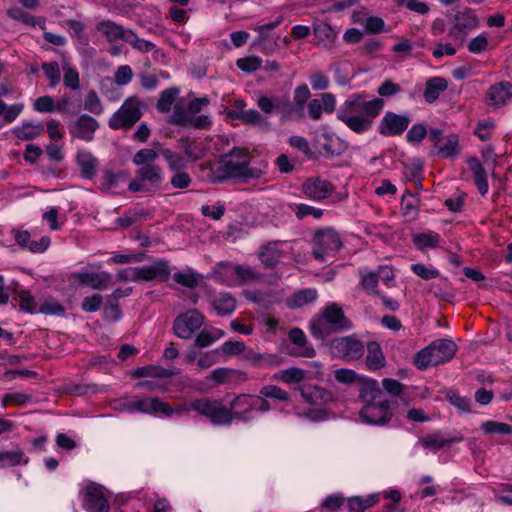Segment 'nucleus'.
I'll list each match as a JSON object with an SVG mask.
<instances>
[{
    "instance_id": "53",
    "label": "nucleus",
    "mask_w": 512,
    "mask_h": 512,
    "mask_svg": "<svg viewBox=\"0 0 512 512\" xmlns=\"http://www.w3.org/2000/svg\"><path fill=\"white\" fill-rule=\"evenodd\" d=\"M84 109L94 115H101L104 111L103 104L95 90H90L84 101Z\"/></svg>"
},
{
    "instance_id": "15",
    "label": "nucleus",
    "mask_w": 512,
    "mask_h": 512,
    "mask_svg": "<svg viewBox=\"0 0 512 512\" xmlns=\"http://www.w3.org/2000/svg\"><path fill=\"white\" fill-rule=\"evenodd\" d=\"M334 191V184L319 176L309 177L301 184L302 194L316 202L330 198Z\"/></svg>"
},
{
    "instance_id": "45",
    "label": "nucleus",
    "mask_w": 512,
    "mask_h": 512,
    "mask_svg": "<svg viewBox=\"0 0 512 512\" xmlns=\"http://www.w3.org/2000/svg\"><path fill=\"white\" fill-rule=\"evenodd\" d=\"M459 138L456 134H450L444 145H440L437 149V154L442 158H453L459 154Z\"/></svg>"
},
{
    "instance_id": "9",
    "label": "nucleus",
    "mask_w": 512,
    "mask_h": 512,
    "mask_svg": "<svg viewBox=\"0 0 512 512\" xmlns=\"http://www.w3.org/2000/svg\"><path fill=\"white\" fill-rule=\"evenodd\" d=\"M329 350L334 358L353 362L363 357L365 345L356 335H348L333 338L329 342Z\"/></svg>"
},
{
    "instance_id": "56",
    "label": "nucleus",
    "mask_w": 512,
    "mask_h": 512,
    "mask_svg": "<svg viewBox=\"0 0 512 512\" xmlns=\"http://www.w3.org/2000/svg\"><path fill=\"white\" fill-rule=\"evenodd\" d=\"M285 362V357L278 353H260L258 369L275 368Z\"/></svg>"
},
{
    "instance_id": "37",
    "label": "nucleus",
    "mask_w": 512,
    "mask_h": 512,
    "mask_svg": "<svg viewBox=\"0 0 512 512\" xmlns=\"http://www.w3.org/2000/svg\"><path fill=\"white\" fill-rule=\"evenodd\" d=\"M159 153L165 159L172 172L185 170L187 161L184 156L168 148H159Z\"/></svg>"
},
{
    "instance_id": "47",
    "label": "nucleus",
    "mask_w": 512,
    "mask_h": 512,
    "mask_svg": "<svg viewBox=\"0 0 512 512\" xmlns=\"http://www.w3.org/2000/svg\"><path fill=\"white\" fill-rule=\"evenodd\" d=\"M288 336L293 344L297 345L298 347H304V351L301 353L302 356L309 358L315 356L316 353L313 347H305L307 344V339L304 332L301 329L292 328L289 331Z\"/></svg>"
},
{
    "instance_id": "31",
    "label": "nucleus",
    "mask_w": 512,
    "mask_h": 512,
    "mask_svg": "<svg viewBox=\"0 0 512 512\" xmlns=\"http://www.w3.org/2000/svg\"><path fill=\"white\" fill-rule=\"evenodd\" d=\"M280 242L274 241L261 247L259 258L266 268H274L282 257V251L279 249Z\"/></svg>"
},
{
    "instance_id": "62",
    "label": "nucleus",
    "mask_w": 512,
    "mask_h": 512,
    "mask_svg": "<svg viewBox=\"0 0 512 512\" xmlns=\"http://www.w3.org/2000/svg\"><path fill=\"white\" fill-rule=\"evenodd\" d=\"M24 453L21 450L0 452V469L21 463Z\"/></svg>"
},
{
    "instance_id": "49",
    "label": "nucleus",
    "mask_w": 512,
    "mask_h": 512,
    "mask_svg": "<svg viewBox=\"0 0 512 512\" xmlns=\"http://www.w3.org/2000/svg\"><path fill=\"white\" fill-rule=\"evenodd\" d=\"M325 139L326 142L322 145V149L326 157L333 158L345 152L347 147L339 138L325 136Z\"/></svg>"
},
{
    "instance_id": "24",
    "label": "nucleus",
    "mask_w": 512,
    "mask_h": 512,
    "mask_svg": "<svg viewBox=\"0 0 512 512\" xmlns=\"http://www.w3.org/2000/svg\"><path fill=\"white\" fill-rule=\"evenodd\" d=\"M301 396L307 403L313 405H322L333 400V394L330 391L321 386L312 384L302 386Z\"/></svg>"
},
{
    "instance_id": "7",
    "label": "nucleus",
    "mask_w": 512,
    "mask_h": 512,
    "mask_svg": "<svg viewBox=\"0 0 512 512\" xmlns=\"http://www.w3.org/2000/svg\"><path fill=\"white\" fill-rule=\"evenodd\" d=\"M312 243V254L319 262L326 261L328 256H335L342 247L340 235L331 227L316 230L312 238Z\"/></svg>"
},
{
    "instance_id": "8",
    "label": "nucleus",
    "mask_w": 512,
    "mask_h": 512,
    "mask_svg": "<svg viewBox=\"0 0 512 512\" xmlns=\"http://www.w3.org/2000/svg\"><path fill=\"white\" fill-rule=\"evenodd\" d=\"M142 102L135 96L127 98L110 117L108 125L113 130H129L142 117Z\"/></svg>"
},
{
    "instance_id": "54",
    "label": "nucleus",
    "mask_w": 512,
    "mask_h": 512,
    "mask_svg": "<svg viewBox=\"0 0 512 512\" xmlns=\"http://www.w3.org/2000/svg\"><path fill=\"white\" fill-rule=\"evenodd\" d=\"M63 71H64V76H63L64 86L67 88H70L72 90L79 89L80 76H79L78 70L68 64H64Z\"/></svg>"
},
{
    "instance_id": "18",
    "label": "nucleus",
    "mask_w": 512,
    "mask_h": 512,
    "mask_svg": "<svg viewBox=\"0 0 512 512\" xmlns=\"http://www.w3.org/2000/svg\"><path fill=\"white\" fill-rule=\"evenodd\" d=\"M83 506L89 512H109L110 505L100 486L91 484L84 491Z\"/></svg>"
},
{
    "instance_id": "30",
    "label": "nucleus",
    "mask_w": 512,
    "mask_h": 512,
    "mask_svg": "<svg viewBox=\"0 0 512 512\" xmlns=\"http://www.w3.org/2000/svg\"><path fill=\"white\" fill-rule=\"evenodd\" d=\"M448 88V81L443 77H431L425 83L423 97L427 103L435 102Z\"/></svg>"
},
{
    "instance_id": "43",
    "label": "nucleus",
    "mask_w": 512,
    "mask_h": 512,
    "mask_svg": "<svg viewBox=\"0 0 512 512\" xmlns=\"http://www.w3.org/2000/svg\"><path fill=\"white\" fill-rule=\"evenodd\" d=\"M128 175L125 172L114 173L105 171L101 177V190L110 191L117 188L121 183L125 182Z\"/></svg>"
},
{
    "instance_id": "21",
    "label": "nucleus",
    "mask_w": 512,
    "mask_h": 512,
    "mask_svg": "<svg viewBox=\"0 0 512 512\" xmlns=\"http://www.w3.org/2000/svg\"><path fill=\"white\" fill-rule=\"evenodd\" d=\"M75 161L80 169V176L86 180H92L96 177L99 165L98 159L88 150H78Z\"/></svg>"
},
{
    "instance_id": "61",
    "label": "nucleus",
    "mask_w": 512,
    "mask_h": 512,
    "mask_svg": "<svg viewBox=\"0 0 512 512\" xmlns=\"http://www.w3.org/2000/svg\"><path fill=\"white\" fill-rule=\"evenodd\" d=\"M41 68L44 71L47 78L50 80L51 87H55L59 84L61 80V73L59 69V64L56 61L44 62L42 63Z\"/></svg>"
},
{
    "instance_id": "48",
    "label": "nucleus",
    "mask_w": 512,
    "mask_h": 512,
    "mask_svg": "<svg viewBox=\"0 0 512 512\" xmlns=\"http://www.w3.org/2000/svg\"><path fill=\"white\" fill-rule=\"evenodd\" d=\"M159 152L151 148H143L137 151L133 158L132 162L134 165L138 167H143L145 165H156L155 161L159 156Z\"/></svg>"
},
{
    "instance_id": "64",
    "label": "nucleus",
    "mask_w": 512,
    "mask_h": 512,
    "mask_svg": "<svg viewBox=\"0 0 512 512\" xmlns=\"http://www.w3.org/2000/svg\"><path fill=\"white\" fill-rule=\"evenodd\" d=\"M495 124L492 120H481L478 121L474 134L481 141H488L492 138L494 132Z\"/></svg>"
},
{
    "instance_id": "40",
    "label": "nucleus",
    "mask_w": 512,
    "mask_h": 512,
    "mask_svg": "<svg viewBox=\"0 0 512 512\" xmlns=\"http://www.w3.org/2000/svg\"><path fill=\"white\" fill-rule=\"evenodd\" d=\"M12 299L14 301L18 302L20 310L22 312H27V313L35 312L37 304L29 290H26V289L16 290L12 294Z\"/></svg>"
},
{
    "instance_id": "51",
    "label": "nucleus",
    "mask_w": 512,
    "mask_h": 512,
    "mask_svg": "<svg viewBox=\"0 0 512 512\" xmlns=\"http://www.w3.org/2000/svg\"><path fill=\"white\" fill-rule=\"evenodd\" d=\"M481 429L485 434L509 435L512 433L511 425L493 420L483 422Z\"/></svg>"
},
{
    "instance_id": "29",
    "label": "nucleus",
    "mask_w": 512,
    "mask_h": 512,
    "mask_svg": "<svg viewBox=\"0 0 512 512\" xmlns=\"http://www.w3.org/2000/svg\"><path fill=\"white\" fill-rule=\"evenodd\" d=\"M430 347L437 359L439 364L450 361L456 354L457 345L448 339H437L430 344Z\"/></svg>"
},
{
    "instance_id": "4",
    "label": "nucleus",
    "mask_w": 512,
    "mask_h": 512,
    "mask_svg": "<svg viewBox=\"0 0 512 512\" xmlns=\"http://www.w3.org/2000/svg\"><path fill=\"white\" fill-rule=\"evenodd\" d=\"M352 321L345 315L343 308L336 302L327 303L309 322L311 335L324 341L330 335L352 329Z\"/></svg>"
},
{
    "instance_id": "1",
    "label": "nucleus",
    "mask_w": 512,
    "mask_h": 512,
    "mask_svg": "<svg viewBox=\"0 0 512 512\" xmlns=\"http://www.w3.org/2000/svg\"><path fill=\"white\" fill-rule=\"evenodd\" d=\"M358 397L363 404L359 416L364 423L384 426L391 421L396 402L386 398L377 380L361 379Z\"/></svg>"
},
{
    "instance_id": "50",
    "label": "nucleus",
    "mask_w": 512,
    "mask_h": 512,
    "mask_svg": "<svg viewBox=\"0 0 512 512\" xmlns=\"http://www.w3.org/2000/svg\"><path fill=\"white\" fill-rule=\"evenodd\" d=\"M173 280L184 287L193 289L199 285V275L192 269H188L185 272H177L173 275Z\"/></svg>"
},
{
    "instance_id": "36",
    "label": "nucleus",
    "mask_w": 512,
    "mask_h": 512,
    "mask_svg": "<svg viewBox=\"0 0 512 512\" xmlns=\"http://www.w3.org/2000/svg\"><path fill=\"white\" fill-rule=\"evenodd\" d=\"M8 15L24 24L30 25L32 27L39 26L42 30H45L46 27V19L42 16L36 17L33 16L21 8H13L8 11Z\"/></svg>"
},
{
    "instance_id": "38",
    "label": "nucleus",
    "mask_w": 512,
    "mask_h": 512,
    "mask_svg": "<svg viewBox=\"0 0 512 512\" xmlns=\"http://www.w3.org/2000/svg\"><path fill=\"white\" fill-rule=\"evenodd\" d=\"M441 237L436 232H424L413 236V243L419 250L427 248H437L440 244Z\"/></svg>"
},
{
    "instance_id": "52",
    "label": "nucleus",
    "mask_w": 512,
    "mask_h": 512,
    "mask_svg": "<svg viewBox=\"0 0 512 512\" xmlns=\"http://www.w3.org/2000/svg\"><path fill=\"white\" fill-rule=\"evenodd\" d=\"M282 22L283 17L278 16L274 21L254 28V30L258 32L257 42L261 48H264V44L268 41V32L278 27Z\"/></svg>"
},
{
    "instance_id": "33",
    "label": "nucleus",
    "mask_w": 512,
    "mask_h": 512,
    "mask_svg": "<svg viewBox=\"0 0 512 512\" xmlns=\"http://www.w3.org/2000/svg\"><path fill=\"white\" fill-rule=\"evenodd\" d=\"M318 298V292L314 288H305L294 292L286 301L291 309L301 308L307 304L315 302Z\"/></svg>"
},
{
    "instance_id": "12",
    "label": "nucleus",
    "mask_w": 512,
    "mask_h": 512,
    "mask_svg": "<svg viewBox=\"0 0 512 512\" xmlns=\"http://www.w3.org/2000/svg\"><path fill=\"white\" fill-rule=\"evenodd\" d=\"M477 26L478 19L476 14L471 9H465L453 16V24L448 36L455 44L462 46L467 34Z\"/></svg>"
},
{
    "instance_id": "14",
    "label": "nucleus",
    "mask_w": 512,
    "mask_h": 512,
    "mask_svg": "<svg viewBox=\"0 0 512 512\" xmlns=\"http://www.w3.org/2000/svg\"><path fill=\"white\" fill-rule=\"evenodd\" d=\"M99 122L89 114H81L68 124V131L72 139L91 142L99 129Z\"/></svg>"
},
{
    "instance_id": "5",
    "label": "nucleus",
    "mask_w": 512,
    "mask_h": 512,
    "mask_svg": "<svg viewBox=\"0 0 512 512\" xmlns=\"http://www.w3.org/2000/svg\"><path fill=\"white\" fill-rule=\"evenodd\" d=\"M196 411L207 417L213 425L231 424L230 410L218 400L208 398L195 399L175 409V413Z\"/></svg>"
},
{
    "instance_id": "27",
    "label": "nucleus",
    "mask_w": 512,
    "mask_h": 512,
    "mask_svg": "<svg viewBox=\"0 0 512 512\" xmlns=\"http://www.w3.org/2000/svg\"><path fill=\"white\" fill-rule=\"evenodd\" d=\"M314 40L317 46H322L326 49H331L337 37L336 31L325 22H320L314 25Z\"/></svg>"
},
{
    "instance_id": "16",
    "label": "nucleus",
    "mask_w": 512,
    "mask_h": 512,
    "mask_svg": "<svg viewBox=\"0 0 512 512\" xmlns=\"http://www.w3.org/2000/svg\"><path fill=\"white\" fill-rule=\"evenodd\" d=\"M68 280L73 284L87 286L95 290H104L112 284V276L106 271L97 273L73 272Z\"/></svg>"
},
{
    "instance_id": "60",
    "label": "nucleus",
    "mask_w": 512,
    "mask_h": 512,
    "mask_svg": "<svg viewBox=\"0 0 512 512\" xmlns=\"http://www.w3.org/2000/svg\"><path fill=\"white\" fill-rule=\"evenodd\" d=\"M378 275L376 272H369L361 275L360 285L362 289L368 294L380 295L378 290Z\"/></svg>"
},
{
    "instance_id": "39",
    "label": "nucleus",
    "mask_w": 512,
    "mask_h": 512,
    "mask_svg": "<svg viewBox=\"0 0 512 512\" xmlns=\"http://www.w3.org/2000/svg\"><path fill=\"white\" fill-rule=\"evenodd\" d=\"M414 364L418 369L425 370L428 367L439 365L437 355L434 354L430 345L416 353Z\"/></svg>"
},
{
    "instance_id": "28",
    "label": "nucleus",
    "mask_w": 512,
    "mask_h": 512,
    "mask_svg": "<svg viewBox=\"0 0 512 512\" xmlns=\"http://www.w3.org/2000/svg\"><path fill=\"white\" fill-rule=\"evenodd\" d=\"M227 116L233 120H240L244 124H252L260 127H268L269 122L257 110L249 109L246 111L229 110Z\"/></svg>"
},
{
    "instance_id": "34",
    "label": "nucleus",
    "mask_w": 512,
    "mask_h": 512,
    "mask_svg": "<svg viewBox=\"0 0 512 512\" xmlns=\"http://www.w3.org/2000/svg\"><path fill=\"white\" fill-rule=\"evenodd\" d=\"M379 501L378 494H370L363 498L360 496L350 497L347 500V507L349 512H364L373 507Z\"/></svg>"
},
{
    "instance_id": "57",
    "label": "nucleus",
    "mask_w": 512,
    "mask_h": 512,
    "mask_svg": "<svg viewBox=\"0 0 512 512\" xmlns=\"http://www.w3.org/2000/svg\"><path fill=\"white\" fill-rule=\"evenodd\" d=\"M127 35L125 42L141 52H150L156 47L154 43L139 38L132 30H128Z\"/></svg>"
},
{
    "instance_id": "46",
    "label": "nucleus",
    "mask_w": 512,
    "mask_h": 512,
    "mask_svg": "<svg viewBox=\"0 0 512 512\" xmlns=\"http://www.w3.org/2000/svg\"><path fill=\"white\" fill-rule=\"evenodd\" d=\"M311 93L306 84H302L295 88L294 96H293V107L297 109V117L302 118L304 115V106L308 99L310 98Z\"/></svg>"
},
{
    "instance_id": "6",
    "label": "nucleus",
    "mask_w": 512,
    "mask_h": 512,
    "mask_svg": "<svg viewBox=\"0 0 512 512\" xmlns=\"http://www.w3.org/2000/svg\"><path fill=\"white\" fill-rule=\"evenodd\" d=\"M164 180L163 168L159 165H145L135 171V178L129 182L132 193H151L161 188Z\"/></svg>"
},
{
    "instance_id": "10",
    "label": "nucleus",
    "mask_w": 512,
    "mask_h": 512,
    "mask_svg": "<svg viewBox=\"0 0 512 512\" xmlns=\"http://www.w3.org/2000/svg\"><path fill=\"white\" fill-rule=\"evenodd\" d=\"M123 407L128 412H140L144 414L164 415L167 417L175 413V409L168 403L158 397L141 398L135 396L132 400L123 403Z\"/></svg>"
},
{
    "instance_id": "22",
    "label": "nucleus",
    "mask_w": 512,
    "mask_h": 512,
    "mask_svg": "<svg viewBox=\"0 0 512 512\" xmlns=\"http://www.w3.org/2000/svg\"><path fill=\"white\" fill-rule=\"evenodd\" d=\"M12 234L16 243L22 248L28 249L32 253H42L50 245V238L43 236L39 241H32L31 235L27 230L13 229Z\"/></svg>"
},
{
    "instance_id": "11",
    "label": "nucleus",
    "mask_w": 512,
    "mask_h": 512,
    "mask_svg": "<svg viewBox=\"0 0 512 512\" xmlns=\"http://www.w3.org/2000/svg\"><path fill=\"white\" fill-rule=\"evenodd\" d=\"M204 324V316L196 309L179 314L173 322L174 334L184 340L191 339Z\"/></svg>"
},
{
    "instance_id": "35",
    "label": "nucleus",
    "mask_w": 512,
    "mask_h": 512,
    "mask_svg": "<svg viewBox=\"0 0 512 512\" xmlns=\"http://www.w3.org/2000/svg\"><path fill=\"white\" fill-rule=\"evenodd\" d=\"M44 133V125L42 123L39 124H31V123H23L21 126L14 128L13 134L20 140L30 141Z\"/></svg>"
},
{
    "instance_id": "58",
    "label": "nucleus",
    "mask_w": 512,
    "mask_h": 512,
    "mask_svg": "<svg viewBox=\"0 0 512 512\" xmlns=\"http://www.w3.org/2000/svg\"><path fill=\"white\" fill-rule=\"evenodd\" d=\"M427 134L426 126L416 123L407 131L406 140L413 145H419L427 137Z\"/></svg>"
},
{
    "instance_id": "2",
    "label": "nucleus",
    "mask_w": 512,
    "mask_h": 512,
    "mask_svg": "<svg viewBox=\"0 0 512 512\" xmlns=\"http://www.w3.org/2000/svg\"><path fill=\"white\" fill-rule=\"evenodd\" d=\"M384 107L382 98L366 100L363 95L353 94L340 106L337 118L357 134L368 132Z\"/></svg>"
},
{
    "instance_id": "3",
    "label": "nucleus",
    "mask_w": 512,
    "mask_h": 512,
    "mask_svg": "<svg viewBox=\"0 0 512 512\" xmlns=\"http://www.w3.org/2000/svg\"><path fill=\"white\" fill-rule=\"evenodd\" d=\"M251 158V153L247 148L234 147L221 156L213 175V182L222 183L228 179L247 181L259 178L262 174L261 170L249 167Z\"/></svg>"
},
{
    "instance_id": "55",
    "label": "nucleus",
    "mask_w": 512,
    "mask_h": 512,
    "mask_svg": "<svg viewBox=\"0 0 512 512\" xmlns=\"http://www.w3.org/2000/svg\"><path fill=\"white\" fill-rule=\"evenodd\" d=\"M294 214L298 220H302L307 216H313L315 219H320L323 216V210L320 208H315L308 204L300 203L295 204L292 208Z\"/></svg>"
},
{
    "instance_id": "26",
    "label": "nucleus",
    "mask_w": 512,
    "mask_h": 512,
    "mask_svg": "<svg viewBox=\"0 0 512 512\" xmlns=\"http://www.w3.org/2000/svg\"><path fill=\"white\" fill-rule=\"evenodd\" d=\"M96 30L103 34L108 42H116L118 40L126 41L128 30L122 25L111 20H103L97 23Z\"/></svg>"
},
{
    "instance_id": "59",
    "label": "nucleus",
    "mask_w": 512,
    "mask_h": 512,
    "mask_svg": "<svg viewBox=\"0 0 512 512\" xmlns=\"http://www.w3.org/2000/svg\"><path fill=\"white\" fill-rule=\"evenodd\" d=\"M31 395L14 392V393H6L2 397V405L4 407L7 406H23L29 402H31Z\"/></svg>"
},
{
    "instance_id": "23",
    "label": "nucleus",
    "mask_w": 512,
    "mask_h": 512,
    "mask_svg": "<svg viewBox=\"0 0 512 512\" xmlns=\"http://www.w3.org/2000/svg\"><path fill=\"white\" fill-rule=\"evenodd\" d=\"M463 440V436L445 438L441 431H436L419 439L421 445L432 452H437L442 448L450 447L452 444L462 442Z\"/></svg>"
},
{
    "instance_id": "42",
    "label": "nucleus",
    "mask_w": 512,
    "mask_h": 512,
    "mask_svg": "<svg viewBox=\"0 0 512 512\" xmlns=\"http://www.w3.org/2000/svg\"><path fill=\"white\" fill-rule=\"evenodd\" d=\"M180 90L176 87H170L160 93L156 108L161 113H168L176 100Z\"/></svg>"
},
{
    "instance_id": "20",
    "label": "nucleus",
    "mask_w": 512,
    "mask_h": 512,
    "mask_svg": "<svg viewBox=\"0 0 512 512\" xmlns=\"http://www.w3.org/2000/svg\"><path fill=\"white\" fill-rule=\"evenodd\" d=\"M252 395L241 394L235 397L230 403V416L231 422L233 420L241 422H249L252 420L251 416Z\"/></svg>"
},
{
    "instance_id": "13",
    "label": "nucleus",
    "mask_w": 512,
    "mask_h": 512,
    "mask_svg": "<svg viewBox=\"0 0 512 512\" xmlns=\"http://www.w3.org/2000/svg\"><path fill=\"white\" fill-rule=\"evenodd\" d=\"M412 118L408 114H397L387 111L378 124L377 131L385 137L402 135L409 127Z\"/></svg>"
},
{
    "instance_id": "63",
    "label": "nucleus",
    "mask_w": 512,
    "mask_h": 512,
    "mask_svg": "<svg viewBox=\"0 0 512 512\" xmlns=\"http://www.w3.org/2000/svg\"><path fill=\"white\" fill-rule=\"evenodd\" d=\"M65 311V307L54 298L46 299L39 308V312L46 315L63 316Z\"/></svg>"
},
{
    "instance_id": "25",
    "label": "nucleus",
    "mask_w": 512,
    "mask_h": 512,
    "mask_svg": "<svg viewBox=\"0 0 512 512\" xmlns=\"http://www.w3.org/2000/svg\"><path fill=\"white\" fill-rule=\"evenodd\" d=\"M469 170L473 174L474 183L481 196H486L489 190L487 173L482 166L481 162L476 157H469L467 159Z\"/></svg>"
},
{
    "instance_id": "17",
    "label": "nucleus",
    "mask_w": 512,
    "mask_h": 512,
    "mask_svg": "<svg viewBox=\"0 0 512 512\" xmlns=\"http://www.w3.org/2000/svg\"><path fill=\"white\" fill-rule=\"evenodd\" d=\"M512 99V83L500 81L491 85L485 93V103L492 108L505 106Z\"/></svg>"
},
{
    "instance_id": "19",
    "label": "nucleus",
    "mask_w": 512,
    "mask_h": 512,
    "mask_svg": "<svg viewBox=\"0 0 512 512\" xmlns=\"http://www.w3.org/2000/svg\"><path fill=\"white\" fill-rule=\"evenodd\" d=\"M171 269L167 261L159 260L152 265L139 267L138 278L140 281L165 282L169 279Z\"/></svg>"
},
{
    "instance_id": "32",
    "label": "nucleus",
    "mask_w": 512,
    "mask_h": 512,
    "mask_svg": "<svg viewBox=\"0 0 512 512\" xmlns=\"http://www.w3.org/2000/svg\"><path fill=\"white\" fill-rule=\"evenodd\" d=\"M366 366L369 370H379L385 366V357L380 344L376 341L367 343Z\"/></svg>"
},
{
    "instance_id": "41",
    "label": "nucleus",
    "mask_w": 512,
    "mask_h": 512,
    "mask_svg": "<svg viewBox=\"0 0 512 512\" xmlns=\"http://www.w3.org/2000/svg\"><path fill=\"white\" fill-rule=\"evenodd\" d=\"M174 373L168 369H165L161 366L150 365L144 367H138L134 370L133 376L137 378L142 377H155V378H169L173 376Z\"/></svg>"
},
{
    "instance_id": "44",
    "label": "nucleus",
    "mask_w": 512,
    "mask_h": 512,
    "mask_svg": "<svg viewBox=\"0 0 512 512\" xmlns=\"http://www.w3.org/2000/svg\"><path fill=\"white\" fill-rule=\"evenodd\" d=\"M213 307L218 315H229L236 309V299L230 294H222L214 300Z\"/></svg>"
}]
</instances>
